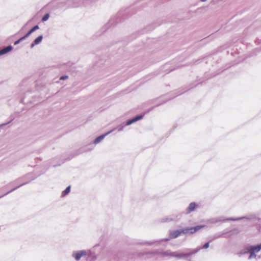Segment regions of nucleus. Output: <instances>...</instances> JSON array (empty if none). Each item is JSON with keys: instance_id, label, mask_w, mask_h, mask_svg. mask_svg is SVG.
<instances>
[{"instance_id": "nucleus-1", "label": "nucleus", "mask_w": 261, "mask_h": 261, "mask_svg": "<svg viewBox=\"0 0 261 261\" xmlns=\"http://www.w3.org/2000/svg\"><path fill=\"white\" fill-rule=\"evenodd\" d=\"M163 255L165 256L170 255L172 256L175 257L177 259H181L184 258L189 261H193L192 260H195V250H193L188 253H181L178 252H175L169 253L168 252H165L163 253Z\"/></svg>"}, {"instance_id": "nucleus-2", "label": "nucleus", "mask_w": 261, "mask_h": 261, "mask_svg": "<svg viewBox=\"0 0 261 261\" xmlns=\"http://www.w3.org/2000/svg\"><path fill=\"white\" fill-rule=\"evenodd\" d=\"M196 232V227L186 228L180 230H176L171 231L170 233V238H176L182 233L191 234Z\"/></svg>"}, {"instance_id": "nucleus-3", "label": "nucleus", "mask_w": 261, "mask_h": 261, "mask_svg": "<svg viewBox=\"0 0 261 261\" xmlns=\"http://www.w3.org/2000/svg\"><path fill=\"white\" fill-rule=\"evenodd\" d=\"M87 254V252L86 251L80 250L73 252L72 253V256L75 259V260H79L82 257L86 255Z\"/></svg>"}, {"instance_id": "nucleus-4", "label": "nucleus", "mask_w": 261, "mask_h": 261, "mask_svg": "<svg viewBox=\"0 0 261 261\" xmlns=\"http://www.w3.org/2000/svg\"><path fill=\"white\" fill-rule=\"evenodd\" d=\"M115 129H113L109 132H108L107 133L100 136H98V137H97L94 141V144H98V143H99L100 142H101L104 138L106 136H107V135H108L109 134H110V133H111Z\"/></svg>"}, {"instance_id": "nucleus-5", "label": "nucleus", "mask_w": 261, "mask_h": 261, "mask_svg": "<svg viewBox=\"0 0 261 261\" xmlns=\"http://www.w3.org/2000/svg\"><path fill=\"white\" fill-rule=\"evenodd\" d=\"M142 118H143L142 115L137 116L135 118L127 121L126 123V125H129L137 122V121L141 119Z\"/></svg>"}, {"instance_id": "nucleus-6", "label": "nucleus", "mask_w": 261, "mask_h": 261, "mask_svg": "<svg viewBox=\"0 0 261 261\" xmlns=\"http://www.w3.org/2000/svg\"><path fill=\"white\" fill-rule=\"evenodd\" d=\"M247 251H252L254 253L255 252H258L261 249V244L256 246H249L246 248Z\"/></svg>"}, {"instance_id": "nucleus-7", "label": "nucleus", "mask_w": 261, "mask_h": 261, "mask_svg": "<svg viewBox=\"0 0 261 261\" xmlns=\"http://www.w3.org/2000/svg\"><path fill=\"white\" fill-rule=\"evenodd\" d=\"M12 49V47L11 45L8 46L0 50V56L3 55Z\"/></svg>"}, {"instance_id": "nucleus-8", "label": "nucleus", "mask_w": 261, "mask_h": 261, "mask_svg": "<svg viewBox=\"0 0 261 261\" xmlns=\"http://www.w3.org/2000/svg\"><path fill=\"white\" fill-rule=\"evenodd\" d=\"M196 207V203L195 202H191L188 207L187 208V213H190L192 211H194Z\"/></svg>"}, {"instance_id": "nucleus-9", "label": "nucleus", "mask_w": 261, "mask_h": 261, "mask_svg": "<svg viewBox=\"0 0 261 261\" xmlns=\"http://www.w3.org/2000/svg\"><path fill=\"white\" fill-rule=\"evenodd\" d=\"M42 38H43L42 36L40 35V36H38L36 39H35L34 42L36 45L38 44L41 42Z\"/></svg>"}, {"instance_id": "nucleus-10", "label": "nucleus", "mask_w": 261, "mask_h": 261, "mask_svg": "<svg viewBox=\"0 0 261 261\" xmlns=\"http://www.w3.org/2000/svg\"><path fill=\"white\" fill-rule=\"evenodd\" d=\"M179 218H177V216H176V217L172 216V217L167 218V221H176V220H178L179 219H180L181 216L179 215Z\"/></svg>"}, {"instance_id": "nucleus-11", "label": "nucleus", "mask_w": 261, "mask_h": 261, "mask_svg": "<svg viewBox=\"0 0 261 261\" xmlns=\"http://www.w3.org/2000/svg\"><path fill=\"white\" fill-rule=\"evenodd\" d=\"M70 191V186L67 187L66 189L63 192L62 194L63 195H65L68 194Z\"/></svg>"}, {"instance_id": "nucleus-12", "label": "nucleus", "mask_w": 261, "mask_h": 261, "mask_svg": "<svg viewBox=\"0 0 261 261\" xmlns=\"http://www.w3.org/2000/svg\"><path fill=\"white\" fill-rule=\"evenodd\" d=\"M49 14H46L42 18V21H45L47 20L49 18Z\"/></svg>"}, {"instance_id": "nucleus-13", "label": "nucleus", "mask_w": 261, "mask_h": 261, "mask_svg": "<svg viewBox=\"0 0 261 261\" xmlns=\"http://www.w3.org/2000/svg\"><path fill=\"white\" fill-rule=\"evenodd\" d=\"M250 253V256L249 257V258L250 259L252 257H255L256 256V255L255 253L252 251H249Z\"/></svg>"}, {"instance_id": "nucleus-14", "label": "nucleus", "mask_w": 261, "mask_h": 261, "mask_svg": "<svg viewBox=\"0 0 261 261\" xmlns=\"http://www.w3.org/2000/svg\"><path fill=\"white\" fill-rule=\"evenodd\" d=\"M38 29H39L38 25H36L34 26L33 28H32L30 31L32 33L33 32H34L35 31H36V30H37Z\"/></svg>"}, {"instance_id": "nucleus-15", "label": "nucleus", "mask_w": 261, "mask_h": 261, "mask_svg": "<svg viewBox=\"0 0 261 261\" xmlns=\"http://www.w3.org/2000/svg\"><path fill=\"white\" fill-rule=\"evenodd\" d=\"M24 39V37H21L19 39H18V40L16 41L15 42H14V45H17L18 44V43H19L21 41H22Z\"/></svg>"}, {"instance_id": "nucleus-16", "label": "nucleus", "mask_w": 261, "mask_h": 261, "mask_svg": "<svg viewBox=\"0 0 261 261\" xmlns=\"http://www.w3.org/2000/svg\"><path fill=\"white\" fill-rule=\"evenodd\" d=\"M32 34V33L30 31H29L28 33L25 35L23 37H24V39L27 38L28 37H29L31 34Z\"/></svg>"}, {"instance_id": "nucleus-17", "label": "nucleus", "mask_w": 261, "mask_h": 261, "mask_svg": "<svg viewBox=\"0 0 261 261\" xmlns=\"http://www.w3.org/2000/svg\"><path fill=\"white\" fill-rule=\"evenodd\" d=\"M208 247H209V243H205V244L203 245V248L206 249V248H207Z\"/></svg>"}, {"instance_id": "nucleus-18", "label": "nucleus", "mask_w": 261, "mask_h": 261, "mask_svg": "<svg viewBox=\"0 0 261 261\" xmlns=\"http://www.w3.org/2000/svg\"><path fill=\"white\" fill-rule=\"evenodd\" d=\"M67 77H68V76H66V75H64V76H62L60 78V79L61 80H65V79H67Z\"/></svg>"}, {"instance_id": "nucleus-19", "label": "nucleus", "mask_w": 261, "mask_h": 261, "mask_svg": "<svg viewBox=\"0 0 261 261\" xmlns=\"http://www.w3.org/2000/svg\"><path fill=\"white\" fill-rule=\"evenodd\" d=\"M35 45H36V44H35V43L34 42L33 43L31 44V47L33 48Z\"/></svg>"}, {"instance_id": "nucleus-20", "label": "nucleus", "mask_w": 261, "mask_h": 261, "mask_svg": "<svg viewBox=\"0 0 261 261\" xmlns=\"http://www.w3.org/2000/svg\"><path fill=\"white\" fill-rule=\"evenodd\" d=\"M123 129V127H121L119 129V131H121Z\"/></svg>"}, {"instance_id": "nucleus-21", "label": "nucleus", "mask_w": 261, "mask_h": 261, "mask_svg": "<svg viewBox=\"0 0 261 261\" xmlns=\"http://www.w3.org/2000/svg\"><path fill=\"white\" fill-rule=\"evenodd\" d=\"M17 188H16L15 189H13L12 191L15 190V189H17Z\"/></svg>"}]
</instances>
